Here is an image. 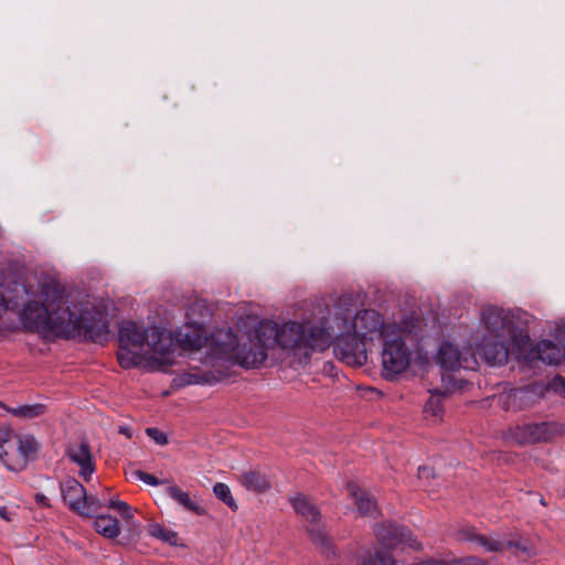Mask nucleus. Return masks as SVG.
Instances as JSON below:
<instances>
[{"instance_id": "nucleus-35", "label": "nucleus", "mask_w": 565, "mask_h": 565, "mask_svg": "<svg viewBox=\"0 0 565 565\" xmlns=\"http://www.w3.org/2000/svg\"><path fill=\"white\" fill-rule=\"evenodd\" d=\"M526 395V392L523 390H514L508 394L507 399L510 402H515L516 399H523Z\"/></svg>"}, {"instance_id": "nucleus-5", "label": "nucleus", "mask_w": 565, "mask_h": 565, "mask_svg": "<svg viewBox=\"0 0 565 565\" xmlns=\"http://www.w3.org/2000/svg\"><path fill=\"white\" fill-rule=\"evenodd\" d=\"M335 321H340L343 328H349L363 341H373L375 338L384 340L398 328L395 324H386L383 317L373 309L360 311L351 320L350 310L335 313Z\"/></svg>"}, {"instance_id": "nucleus-4", "label": "nucleus", "mask_w": 565, "mask_h": 565, "mask_svg": "<svg viewBox=\"0 0 565 565\" xmlns=\"http://www.w3.org/2000/svg\"><path fill=\"white\" fill-rule=\"evenodd\" d=\"M417 323L416 319L409 327L401 324L391 337L383 340L382 375L384 379L394 380L408 367L411 354L406 347V339L417 328Z\"/></svg>"}, {"instance_id": "nucleus-37", "label": "nucleus", "mask_w": 565, "mask_h": 565, "mask_svg": "<svg viewBox=\"0 0 565 565\" xmlns=\"http://www.w3.org/2000/svg\"><path fill=\"white\" fill-rule=\"evenodd\" d=\"M431 475V469L426 466H422L418 468V477L420 479L428 478Z\"/></svg>"}, {"instance_id": "nucleus-6", "label": "nucleus", "mask_w": 565, "mask_h": 565, "mask_svg": "<svg viewBox=\"0 0 565 565\" xmlns=\"http://www.w3.org/2000/svg\"><path fill=\"white\" fill-rule=\"evenodd\" d=\"M119 344L142 349L145 343L151 347L153 353L166 356L171 351V339L166 334L164 330L152 327L149 331L140 328L134 321H125L118 331Z\"/></svg>"}, {"instance_id": "nucleus-19", "label": "nucleus", "mask_w": 565, "mask_h": 565, "mask_svg": "<svg viewBox=\"0 0 565 565\" xmlns=\"http://www.w3.org/2000/svg\"><path fill=\"white\" fill-rule=\"evenodd\" d=\"M168 495L174 500L178 504H180L184 510L191 511L196 515H204L205 509L202 508L195 500H193L190 494L183 490H181L177 486H170L167 489Z\"/></svg>"}, {"instance_id": "nucleus-26", "label": "nucleus", "mask_w": 565, "mask_h": 565, "mask_svg": "<svg viewBox=\"0 0 565 565\" xmlns=\"http://www.w3.org/2000/svg\"><path fill=\"white\" fill-rule=\"evenodd\" d=\"M445 394L439 391L433 392L424 405V412L431 417H439L443 413Z\"/></svg>"}, {"instance_id": "nucleus-25", "label": "nucleus", "mask_w": 565, "mask_h": 565, "mask_svg": "<svg viewBox=\"0 0 565 565\" xmlns=\"http://www.w3.org/2000/svg\"><path fill=\"white\" fill-rule=\"evenodd\" d=\"M117 360L122 369H131L140 364L141 355L131 350V347L119 344Z\"/></svg>"}, {"instance_id": "nucleus-2", "label": "nucleus", "mask_w": 565, "mask_h": 565, "mask_svg": "<svg viewBox=\"0 0 565 565\" xmlns=\"http://www.w3.org/2000/svg\"><path fill=\"white\" fill-rule=\"evenodd\" d=\"M28 295L26 287L18 281L8 285L0 281V317L7 310L23 306L22 317L32 328L49 331L63 339L83 338L94 343L108 340L109 326L105 316L87 302L67 295L60 281L49 279L42 282L41 302L29 301L24 305V296Z\"/></svg>"}, {"instance_id": "nucleus-12", "label": "nucleus", "mask_w": 565, "mask_h": 565, "mask_svg": "<svg viewBox=\"0 0 565 565\" xmlns=\"http://www.w3.org/2000/svg\"><path fill=\"white\" fill-rule=\"evenodd\" d=\"M374 533L377 542L384 548H395L404 544L411 548L420 550V543L406 526L393 523L377 524L374 526Z\"/></svg>"}, {"instance_id": "nucleus-30", "label": "nucleus", "mask_w": 565, "mask_h": 565, "mask_svg": "<svg viewBox=\"0 0 565 565\" xmlns=\"http://www.w3.org/2000/svg\"><path fill=\"white\" fill-rule=\"evenodd\" d=\"M83 501H84V509H82L83 512H77V514L81 516L92 518L103 507V504L98 498H96L94 495H87V493L85 494V499Z\"/></svg>"}, {"instance_id": "nucleus-23", "label": "nucleus", "mask_w": 565, "mask_h": 565, "mask_svg": "<svg viewBox=\"0 0 565 565\" xmlns=\"http://www.w3.org/2000/svg\"><path fill=\"white\" fill-rule=\"evenodd\" d=\"M19 452L25 460V467L30 460H33L40 449V445L32 435H17Z\"/></svg>"}, {"instance_id": "nucleus-32", "label": "nucleus", "mask_w": 565, "mask_h": 565, "mask_svg": "<svg viewBox=\"0 0 565 565\" xmlns=\"http://www.w3.org/2000/svg\"><path fill=\"white\" fill-rule=\"evenodd\" d=\"M108 508L117 511L120 514V516L125 520H131L134 518L131 507L125 501L110 500L108 503Z\"/></svg>"}, {"instance_id": "nucleus-22", "label": "nucleus", "mask_w": 565, "mask_h": 565, "mask_svg": "<svg viewBox=\"0 0 565 565\" xmlns=\"http://www.w3.org/2000/svg\"><path fill=\"white\" fill-rule=\"evenodd\" d=\"M3 407L13 416L24 419L36 418L46 412V406L41 403L19 405L17 407Z\"/></svg>"}, {"instance_id": "nucleus-14", "label": "nucleus", "mask_w": 565, "mask_h": 565, "mask_svg": "<svg viewBox=\"0 0 565 565\" xmlns=\"http://www.w3.org/2000/svg\"><path fill=\"white\" fill-rule=\"evenodd\" d=\"M509 347L511 345L508 341L482 337L477 352L489 366H501L508 362Z\"/></svg>"}, {"instance_id": "nucleus-9", "label": "nucleus", "mask_w": 565, "mask_h": 565, "mask_svg": "<svg viewBox=\"0 0 565 565\" xmlns=\"http://www.w3.org/2000/svg\"><path fill=\"white\" fill-rule=\"evenodd\" d=\"M437 363L445 370H477L479 362L476 353L470 348L459 350L450 342H443L436 355Z\"/></svg>"}, {"instance_id": "nucleus-34", "label": "nucleus", "mask_w": 565, "mask_h": 565, "mask_svg": "<svg viewBox=\"0 0 565 565\" xmlns=\"http://www.w3.org/2000/svg\"><path fill=\"white\" fill-rule=\"evenodd\" d=\"M132 475L140 481H142L149 486H153V487L159 486L164 482V481L159 480L156 476L147 473L141 470H135L132 472Z\"/></svg>"}, {"instance_id": "nucleus-29", "label": "nucleus", "mask_w": 565, "mask_h": 565, "mask_svg": "<svg viewBox=\"0 0 565 565\" xmlns=\"http://www.w3.org/2000/svg\"><path fill=\"white\" fill-rule=\"evenodd\" d=\"M213 492L215 497L223 501L226 505H228L231 509H236L235 501L232 497L230 487L223 482H217L213 487Z\"/></svg>"}, {"instance_id": "nucleus-11", "label": "nucleus", "mask_w": 565, "mask_h": 565, "mask_svg": "<svg viewBox=\"0 0 565 565\" xmlns=\"http://www.w3.org/2000/svg\"><path fill=\"white\" fill-rule=\"evenodd\" d=\"M218 329H216L215 332ZM212 333H214V331ZM212 337H213V334H211L210 339L207 340L205 334H204V330H203L201 324L189 323V324H185V327L179 331V333H178V341L180 342V344H181V347L183 349H190V350L201 349L205 344V342L207 341V356H206V359H207V363L212 367V370H210V372H216L217 370H226L225 366L214 367L212 365L211 350H210V344H211V341H212ZM205 373H209V371L190 374L189 375V377H190L189 383L190 384H196L195 382H193L195 380V377L199 376V375H203ZM205 384L209 385L207 383H205Z\"/></svg>"}, {"instance_id": "nucleus-21", "label": "nucleus", "mask_w": 565, "mask_h": 565, "mask_svg": "<svg viewBox=\"0 0 565 565\" xmlns=\"http://www.w3.org/2000/svg\"><path fill=\"white\" fill-rule=\"evenodd\" d=\"M241 481L246 489L256 492H265L270 488V483L266 476L257 470H248L243 472L241 476Z\"/></svg>"}, {"instance_id": "nucleus-17", "label": "nucleus", "mask_w": 565, "mask_h": 565, "mask_svg": "<svg viewBox=\"0 0 565 565\" xmlns=\"http://www.w3.org/2000/svg\"><path fill=\"white\" fill-rule=\"evenodd\" d=\"M564 356V348L552 340H542L537 342L529 353V360L531 362L541 361L548 365L559 364Z\"/></svg>"}, {"instance_id": "nucleus-3", "label": "nucleus", "mask_w": 565, "mask_h": 565, "mask_svg": "<svg viewBox=\"0 0 565 565\" xmlns=\"http://www.w3.org/2000/svg\"><path fill=\"white\" fill-rule=\"evenodd\" d=\"M480 328L482 337L508 341L512 348L522 349L530 341L527 333L516 324L513 315L497 306L482 309Z\"/></svg>"}, {"instance_id": "nucleus-24", "label": "nucleus", "mask_w": 565, "mask_h": 565, "mask_svg": "<svg viewBox=\"0 0 565 565\" xmlns=\"http://www.w3.org/2000/svg\"><path fill=\"white\" fill-rule=\"evenodd\" d=\"M358 565H396L394 557L383 551H366L358 558Z\"/></svg>"}, {"instance_id": "nucleus-31", "label": "nucleus", "mask_w": 565, "mask_h": 565, "mask_svg": "<svg viewBox=\"0 0 565 565\" xmlns=\"http://www.w3.org/2000/svg\"><path fill=\"white\" fill-rule=\"evenodd\" d=\"M149 532L152 536L161 540L162 542L170 543V544H174L177 541V537H178L175 532L168 530V529L161 526L160 524H152L150 526Z\"/></svg>"}, {"instance_id": "nucleus-41", "label": "nucleus", "mask_w": 565, "mask_h": 565, "mask_svg": "<svg viewBox=\"0 0 565 565\" xmlns=\"http://www.w3.org/2000/svg\"><path fill=\"white\" fill-rule=\"evenodd\" d=\"M348 300H350V299H349V298H347V297H341V298L339 299V307H340L341 305H344V306H345V305H349Z\"/></svg>"}, {"instance_id": "nucleus-42", "label": "nucleus", "mask_w": 565, "mask_h": 565, "mask_svg": "<svg viewBox=\"0 0 565 565\" xmlns=\"http://www.w3.org/2000/svg\"><path fill=\"white\" fill-rule=\"evenodd\" d=\"M0 405L3 406L1 402H0Z\"/></svg>"}, {"instance_id": "nucleus-7", "label": "nucleus", "mask_w": 565, "mask_h": 565, "mask_svg": "<svg viewBox=\"0 0 565 565\" xmlns=\"http://www.w3.org/2000/svg\"><path fill=\"white\" fill-rule=\"evenodd\" d=\"M290 502L296 513L308 523L307 531L312 542L322 548V553L328 556L330 554L334 555L331 540L319 523L321 519L319 509L302 494L292 497Z\"/></svg>"}, {"instance_id": "nucleus-1", "label": "nucleus", "mask_w": 565, "mask_h": 565, "mask_svg": "<svg viewBox=\"0 0 565 565\" xmlns=\"http://www.w3.org/2000/svg\"><path fill=\"white\" fill-rule=\"evenodd\" d=\"M332 333L321 323L312 321H288L278 324L259 321L252 330L236 334L231 328L213 333L210 344L214 367L226 370L209 372L195 377V383L216 384L230 376V369L239 365L245 369L259 367L268 356V350L277 344L300 362H308L313 352H322L331 344Z\"/></svg>"}, {"instance_id": "nucleus-40", "label": "nucleus", "mask_w": 565, "mask_h": 565, "mask_svg": "<svg viewBox=\"0 0 565 565\" xmlns=\"http://www.w3.org/2000/svg\"><path fill=\"white\" fill-rule=\"evenodd\" d=\"M460 565H481V563L476 558H468L460 563Z\"/></svg>"}, {"instance_id": "nucleus-33", "label": "nucleus", "mask_w": 565, "mask_h": 565, "mask_svg": "<svg viewBox=\"0 0 565 565\" xmlns=\"http://www.w3.org/2000/svg\"><path fill=\"white\" fill-rule=\"evenodd\" d=\"M146 434L150 437L157 445L163 446L168 444V437L164 433L159 430L156 427H148L146 429Z\"/></svg>"}, {"instance_id": "nucleus-16", "label": "nucleus", "mask_w": 565, "mask_h": 565, "mask_svg": "<svg viewBox=\"0 0 565 565\" xmlns=\"http://www.w3.org/2000/svg\"><path fill=\"white\" fill-rule=\"evenodd\" d=\"M60 491L64 503L72 512H83L81 509H84L86 489L79 481L72 477L66 478L60 482Z\"/></svg>"}, {"instance_id": "nucleus-8", "label": "nucleus", "mask_w": 565, "mask_h": 565, "mask_svg": "<svg viewBox=\"0 0 565 565\" xmlns=\"http://www.w3.org/2000/svg\"><path fill=\"white\" fill-rule=\"evenodd\" d=\"M342 331L338 334L333 343L334 355L343 363L360 367L366 363L367 354L364 341L358 340V334L349 328H343L340 321H337Z\"/></svg>"}, {"instance_id": "nucleus-27", "label": "nucleus", "mask_w": 565, "mask_h": 565, "mask_svg": "<svg viewBox=\"0 0 565 565\" xmlns=\"http://www.w3.org/2000/svg\"><path fill=\"white\" fill-rule=\"evenodd\" d=\"M504 550H514L513 554L515 556H519L520 554L525 555V557H531V556L535 555V551H534V547L532 546V544H530L527 541H522V540L507 541Z\"/></svg>"}, {"instance_id": "nucleus-28", "label": "nucleus", "mask_w": 565, "mask_h": 565, "mask_svg": "<svg viewBox=\"0 0 565 565\" xmlns=\"http://www.w3.org/2000/svg\"><path fill=\"white\" fill-rule=\"evenodd\" d=\"M470 540L477 542L488 552H501L505 546V543L479 534H475Z\"/></svg>"}, {"instance_id": "nucleus-36", "label": "nucleus", "mask_w": 565, "mask_h": 565, "mask_svg": "<svg viewBox=\"0 0 565 565\" xmlns=\"http://www.w3.org/2000/svg\"><path fill=\"white\" fill-rule=\"evenodd\" d=\"M34 501L36 504L43 508H50V500L43 493H35Z\"/></svg>"}, {"instance_id": "nucleus-20", "label": "nucleus", "mask_w": 565, "mask_h": 565, "mask_svg": "<svg viewBox=\"0 0 565 565\" xmlns=\"http://www.w3.org/2000/svg\"><path fill=\"white\" fill-rule=\"evenodd\" d=\"M94 527L97 533L107 539H116L120 534L118 520L109 514L97 515Z\"/></svg>"}, {"instance_id": "nucleus-10", "label": "nucleus", "mask_w": 565, "mask_h": 565, "mask_svg": "<svg viewBox=\"0 0 565 565\" xmlns=\"http://www.w3.org/2000/svg\"><path fill=\"white\" fill-rule=\"evenodd\" d=\"M556 434L555 423H523L510 429L509 438L518 445H530L550 441Z\"/></svg>"}, {"instance_id": "nucleus-18", "label": "nucleus", "mask_w": 565, "mask_h": 565, "mask_svg": "<svg viewBox=\"0 0 565 565\" xmlns=\"http://www.w3.org/2000/svg\"><path fill=\"white\" fill-rule=\"evenodd\" d=\"M349 492L354 499V503L358 507V511L362 515L374 516L377 512L376 502L363 490H361L355 483L348 484Z\"/></svg>"}, {"instance_id": "nucleus-13", "label": "nucleus", "mask_w": 565, "mask_h": 565, "mask_svg": "<svg viewBox=\"0 0 565 565\" xmlns=\"http://www.w3.org/2000/svg\"><path fill=\"white\" fill-rule=\"evenodd\" d=\"M0 460L11 471L25 469V460L19 452L17 435L11 428L0 429Z\"/></svg>"}, {"instance_id": "nucleus-38", "label": "nucleus", "mask_w": 565, "mask_h": 565, "mask_svg": "<svg viewBox=\"0 0 565 565\" xmlns=\"http://www.w3.org/2000/svg\"><path fill=\"white\" fill-rule=\"evenodd\" d=\"M11 515L12 513L7 509V507H0V516L10 522L12 519H11Z\"/></svg>"}, {"instance_id": "nucleus-15", "label": "nucleus", "mask_w": 565, "mask_h": 565, "mask_svg": "<svg viewBox=\"0 0 565 565\" xmlns=\"http://www.w3.org/2000/svg\"><path fill=\"white\" fill-rule=\"evenodd\" d=\"M65 454L72 462L79 467V477L88 481L96 469L89 444L83 440L78 445H70Z\"/></svg>"}, {"instance_id": "nucleus-39", "label": "nucleus", "mask_w": 565, "mask_h": 565, "mask_svg": "<svg viewBox=\"0 0 565 565\" xmlns=\"http://www.w3.org/2000/svg\"><path fill=\"white\" fill-rule=\"evenodd\" d=\"M118 433L121 434V435H125L127 438H131L132 437L131 428L128 427V426H120L119 429H118Z\"/></svg>"}]
</instances>
